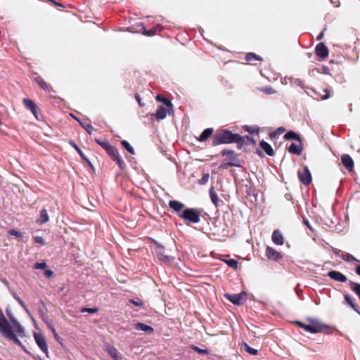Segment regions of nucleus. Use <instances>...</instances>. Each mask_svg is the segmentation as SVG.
I'll return each mask as SVG.
<instances>
[{"label":"nucleus","instance_id":"f257e3e1","mask_svg":"<svg viewBox=\"0 0 360 360\" xmlns=\"http://www.w3.org/2000/svg\"><path fill=\"white\" fill-rule=\"evenodd\" d=\"M248 140L255 143L252 137L249 136H240L239 134H233L227 129L221 130L216 133L212 139V146H218L220 144H229L236 143L238 144H243Z\"/></svg>","mask_w":360,"mask_h":360},{"label":"nucleus","instance_id":"f03ea898","mask_svg":"<svg viewBox=\"0 0 360 360\" xmlns=\"http://www.w3.org/2000/svg\"><path fill=\"white\" fill-rule=\"evenodd\" d=\"M178 216L191 223L197 224L200 221V214L196 209L194 208H186L182 210Z\"/></svg>","mask_w":360,"mask_h":360},{"label":"nucleus","instance_id":"7ed1b4c3","mask_svg":"<svg viewBox=\"0 0 360 360\" xmlns=\"http://www.w3.org/2000/svg\"><path fill=\"white\" fill-rule=\"evenodd\" d=\"M6 314L11 322L12 323L13 327H12V330L15 334L16 337L20 336L21 338L25 336V333L23 327L20 325V323L18 321V320L14 317L11 311L9 309H6Z\"/></svg>","mask_w":360,"mask_h":360},{"label":"nucleus","instance_id":"20e7f679","mask_svg":"<svg viewBox=\"0 0 360 360\" xmlns=\"http://www.w3.org/2000/svg\"><path fill=\"white\" fill-rule=\"evenodd\" d=\"M105 151L110 155L111 159L116 162L117 165L121 169H124L125 168L126 165L120 156L117 148L112 145H110L108 148H106Z\"/></svg>","mask_w":360,"mask_h":360},{"label":"nucleus","instance_id":"39448f33","mask_svg":"<svg viewBox=\"0 0 360 360\" xmlns=\"http://www.w3.org/2000/svg\"><path fill=\"white\" fill-rule=\"evenodd\" d=\"M34 338L40 349L48 356L49 349L44 336L39 333H34Z\"/></svg>","mask_w":360,"mask_h":360},{"label":"nucleus","instance_id":"423d86ee","mask_svg":"<svg viewBox=\"0 0 360 360\" xmlns=\"http://www.w3.org/2000/svg\"><path fill=\"white\" fill-rule=\"evenodd\" d=\"M300 181L304 185H309L311 182V175L309 168L305 166L302 171L298 172Z\"/></svg>","mask_w":360,"mask_h":360},{"label":"nucleus","instance_id":"0eeeda50","mask_svg":"<svg viewBox=\"0 0 360 360\" xmlns=\"http://www.w3.org/2000/svg\"><path fill=\"white\" fill-rule=\"evenodd\" d=\"M172 109L165 105H159L154 116L158 120H163L167 117V113H170Z\"/></svg>","mask_w":360,"mask_h":360},{"label":"nucleus","instance_id":"6e6552de","mask_svg":"<svg viewBox=\"0 0 360 360\" xmlns=\"http://www.w3.org/2000/svg\"><path fill=\"white\" fill-rule=\"evenodd\" d=\"M266 256L269 259L274 261H278L282 258V255L279 252L269 246L266 249Z\"/></svg>","mask_w":360,"mask_h":360},{"label":"nucleus","instance_id":"1a4fd4ad","mask_svg":"<svg viewBox=\"0 0 360 360\" xmlns=\"http://www.w3.org/2000/svg\"><path fill=\"white\" fill-rule=\"evenodd\" d=\"M327 276L336 281L345 283L347 281V278L345 275L338 271H330L328 273Z\"/></svg>","mask_w":360,"mask_h":360},{"label":"nucleus","instance_id":"9d476101","mask_svg":"<svg viewBox=\"0 0 360 360\" xmlns=\"http://www.w3.org/2000/svg\"><path fill=\"white\" fill-rule=\"evenodd\" d=\"M225 297L233 304L240 305L243 300V294H225Z\"/></svg>","mask_w":360,"mask_h":360},{"label":"nucleus","instance_id":"9b49d317","mask_svg":"<svg viewBox=\"0 0 360 360\" xmlns=\"http://www.w3.org/2000/svg\"><path fill=\"white\" fill-rule=\"evenodd\" d=\"M316 53L320 58H325L328 56V49L323 43L321 42L316 46Z\"/></svg>","mask_w":360,"mask_h":360},{"label":"nucleus","instance_id":"f8f14e48","mask_svg":"<svg viewBox=\"0 0 360 360\" xmlns=\"http://www.w3.org/2000/svg\"><path fill=\"white\" fill-rule=\"evenodd\" d=\"M344 304L351 307L356 312L360 314V311L358 306L354 302V299L349 294L346 293L344 295Z\"/></svg>","mask_w":360,"mask_h":360},{"label":"nucleus","instance_id":"ddd939ff","mask_svg":"<svg viewBox=\"0 0 360 360\" xmlns=\"http://www.w3.org/2000/svg\"><path fill=\"white\" fill-rule=\"evenodd\" d=\"M341 161L344 167L349 171H352L354 168V161L352 158L347 154H345L341 158Z\"/></svg>","mask_w":360,"mask_h":360},{"label":"nucleus","instance_id":"4468645a","mask_svg":"<svg viewBox=\"0 0 360 360\" xmlns=\"http://www.w3.org/2000/svg\"><path fill=\"white\" fill-rule=\"evenodd\" d=\"M105 349L114 360H122V357L115 347L110 345L109 344H106L105 345Z\"/></svg>","mask_w":360,"mask_h":360},{"label":"nucleus","instance_id":"2eb2a0df","mask_svg":"<svg viewBox=\"0 0 360 360\" xmlns=\"http://www.w3.org/2000/svg\"><path fill=\"white\" fill-rule=\"evenodd\" d=\"M313 323V325H310L309 328H308V331L310 333L314 334L317 333H320L323 330V328L325 327L324 325L319 323L317 321H311Z\"/></svg>","mask_w":360,"mask_h":360},{"label":"nucleus","instance_id":"dca6fc26","mask_svg":"<svg viewBox=\"0 0 360 360\" xmlns=\"http://www.w3.org/2000/svg\"><path fill=\"white\" fill-rule=\"evenodd\" d=\"M272 241L278 245H281L284 243V239L282 233L278 230L274 231L271 236Z\"/></svg>","mask_w":360,"mask_h":360},{"label":"nucleus","instance_id":"f3484780","mask_svg":"<svg viewBox=\"0 0 360 360\" xmlns=\"http://www.w3.org/2000/svg\"><path fill=\"white\" fill-rule=\"evenodd\" d=\"M169 206L171 209H172L175 212L181 213L182 210H184L185 205L177 200H170L169 202Z\"/></svg>","mask_w":360,"mask_h":360},{"label":"nucleus","instance_id":"a211bd4d","mask_svg":"<svg viewBox=\"0 0 360 360\" xmlns=\"http://www.w3.org/2000/svg\"><path fill=\"white\" fill-rule=\"evenodd\" d=\"M22 102H23L25 107L27 110H30L33 113V115L36 117H37V107H36L35 103L30 98H23Z\"/></svg>","mask_w":360,"mask_h":360},{"label":"nucleus","instance_id":"6ab92c4d","mask_svg":"<svg viewBox=\"0 0 360 360\" xmlns=\"http://www.w3.org/2000/svg\"><path fill=\"white\" fill-rule=\"evenodd\" d=\"M49 221V216L46 209H42L40 211L39 218L37 219L36 222L39 225H42Z\"/></svg>","mask_w":360,"mask_h":360},{"label":"nucleus","instance_id":"aec40b11","mask_svg":"<svg viewBox=\"0 0 360 360\" xmlns=\"http://www.w3.org/2000/svg\"><path fill=\"white\" fill-rule=\"evenodd\" d=\"M134 328L138 330H142L148 334H151L154 330L151 326L143 323H137L135 325Z\"/></svg>","mask_w":360,"mask_h":360},{"label":"nucleus","instance_id":"412c9836","mask_svg":"<svg viewBox=\"0 0 360 360\" xmlns=\"http://www.w3.org/2000/svg\"><path fill=\"white\" fill-rule=\"evenodd\" d=\"M34 80L39 84V86L44 91L49 92L51 90V86L49 84H46V82L41 76H37Z\"/></svg>","mask_w":360,"mask_h":360},{"label":"nucleus","instance_id":"4be33fe9","mask_svg":"<svg viewBox=\"0 0 360 360\" xmlns=\"http://www.w3.org/2000/svg\"><path fill=\"white\" fill-rule=\"evenodd\" d=\"M70 144L77 150V152L79 153V155L82 158V160H84L85 162H86L89 166L92 167V164L90 162V160H89V158L84 154V153L77 146V145L73 141H70Z\"/></svg>","mask_w":360,"mask_h":360},{"label":"nucleus","instance_id":"5701e85b","mask_svg":"<svg viewBox=\"0 0 360 360\" xmlns=\"http://www.w3.org/2000/svg\"><path fill=\"white\" fill-rule=\"evenodd\" d=\"M259 146L268 155H269V156L274 155V150H273L271 146L269 143H267L264 141H262L259 143Z\"/></svg>","mask_w":360,"mask_h":360},{"label":"nucleus","instance_id":"b1692460","mask_svg":"<svg viewBox=\"0 0 360 360\" xmlns=\"http://www.w3.org/2000/svg\"><path fill=\"white\" fill-rule=\"evenodd\" d=\"M288 151L290 153L300 155L302 153V147L300 145H297L295 143H292L288 148Z\"/></svg>","mask_w":360,"mask_h":360},{"label":"nucleus","instance_id":"393cba45","mask_svg":"<svg viewBox=\"0 0 360 360\" xmlns=\"http://www.w3.org/2000/svg\"><path fill=\"white\" fill-rule=\"evenodd\" d=\"M210 197L212 202L216 207H218L219 206V199L212 187L210 188Z\"/></svg>","mask_w":360,"mask_h":360},{"label":"nucleus","instance_id":"a878e982","mask_svg":"<svg viewBox=\"0 0 360 360\" xmlns=\"http://www.w3.org/2000/svg\"><path fill=\"white\" fill-rule=\"evenodd\" d=\"M284 139L286 140H295L301 142L302 139L300 136L295 131H290L284 135Z\"/></svg>","mask_w":360,"mask_h":360},{"label":"nucleus","instance_id":"bb28decb","mask_svg":"<svg viewBox=\"0 0 360 360\" xmlns=\"http://www.w3.org/2000/svg\"><path fill=\"white\" fill-rule=\"evenodd\" d=\"M213 129L212 128H207L205 129L200 135L198 141L200 142H203L206 141L212 134Z\"/></svg>","mask_w":360,"mask_h":360},{"label":"nucleus","instance_id":"cd10ccee","mask_svg":"<svg viewBox=\"0 0 360 360\" xmlns=\"http://www.w3.org/2000/svg\"><path fill=\"white\" fill-rule=\"evenodd\" d=\"M348 283L351 290L358 296L360 299V284L353 282L352 281H349Z\"/></svg>","mask_w":360,"mask_h":360},{"label":"nucleus","instance_id":"c85d7f7f","mask_svg":"<svg viewBox=\"0 0 360 360\" xmlns=\"http://www.w3.org/2000/svg\"><path fill=\"white\" fill-rule=\"evenodd\" d=\"M304 91L305 94H307L309 96L311 97L312 98L316 100L319 98L320 95L314 89L306 86Z\"/></svg>","mask_w":360,"mask_h":360},{"label":"nucleus","instance_id":"c756f323","mask_svg":"<svg viewBox=\"0 0 360 360\" xmlns=\"http://www.w3.org/2000/svg\"><path fill=\"white\" fill-rule=\"evenodd\" d=\"M156 99L158 101L163 102L165 105L167 106V108H172L173 105H172V103H171V101L169 100H168L167 98H165L164 96H162V95H160V94L158 95L156 97Z\"/></svg>","mask_w":360,"mask_h":360},{"label":"nucleus","instance_id":"7c9ffc66","mask_svg":"<svg viewBox=\"0 0 360 360\" xmlns=\"http://www.w3.org/2000/svg\"><path fill=\"white\" fill-rule=\"evenodd\" d=\"M341 258L347 262H359L352 255L347 252L342 253Z\"/></svg>","mask_w":360,"mask_h":360},{"label":"nucleus","instance_id":"2f4dec72","mask_svg":"<svg viewBox=\"0 0 360 360\" xmlns=\"http://www.w3.org/2000/svg\"><path fill=\"white\" fill-rule=\"evenodd\" d=\"M245 60L247 61H252L253 60H259V61L262 60V58L259 56H257L254 53H247L245 56Z\"/></svg>","mask_w":360,"mask_h":360},{"label":"nucleus","instance_id":"473e14b6","mask_svg":"<svg viewBox=\"0 0 360 360\" xmlns=\"http://www.w3.org/2000/svg\"><path fill=\"white\" fill-rule=\"evenodd\" d=\"M122 146L131 154L135 153L134 148L129 143L128 141L124 140L121 142Z\"/></svg>","mask_w":360,"mask_h":360},{"label":"nucleus","instance_id":"72a5a7b5","mask_svg":"<svg viewBox=\"0 0 360 360\" xmlns=\"http://www.w3.org/2000/svg\"><path fill=\"white\" fill-rule=\"evenodd\" d=\"M224 262L229 266L234 269L238 268V261L234 259H224Z\"/></svg>","mask_w":360,"mask_h":360},{"label":"nucleus","instance_id":"f704fd0d","mask_svg":"<svg viewBox=\"0 0 360 360\" xmlns=\"http://www.w3.org/2000/svg\"><path fill=\"white\" fill-rule=\"evenodd\" d=\"M95 141L105 150H106V148H108L111 145L108 141L101 140L97 138L95 139Z\"/></svg>","mask_w":360,"mask_h":360},{"label":"nucleus","instance_id":"c9c22d12","mask_svg":"<svg viewBox=\"0 0 360 360\" xmlns=\"http://www.w3.org/2000/svg\"><path fill=\"white\" fill-rule=\"evenodd\" d=\"M80 125L89 134H91L94 131V127L91 124L84 123L82 122H79Z\"/></svg>","mask_w":360,"mask_h":360},{"label":"nucleus","instance_id":"e433bc0d","mask_svg":"<svg viewBox=\"0 0 360 360\" xmlns=\"http://www.w3.org/2000/svg\"><path fill=\"white\" fill-rule=\"evenodd\" d=\"M290 80L291 81L292 84H295L300 87H301L302 89H305V86L304 84V82L302 80L300 79H292V78H290Z\"/></svg>","mask_w":360,"mask_h":360},{"label":"nucleus","instance_id":"4c0bfd02","mask_svg":"<svg viewBox=\"0 0 360 360\" xmlns=\"http://www.w3.org/2000/svg\"><path fill=\"white\" fill-rule=\"evenodd\" d=\"M245 350L251 355H257L258 353L257 349L250 347L246 343H245Z\"/></svg>","mask_w":360,"mask_h":360},{"label":"nucleus","instance_id":"58836bf2","mask_svg":"<svg viewBox=\"0 0 360 360\" xmlns=\"http://www.w3.org/2000/svg\"><path fill=\"white\" fill-rule=\"evenodd\" d=\"M191 348L198 354H207L209 353L207 349H203L195 345L191 346Z\"/></svg>","mask_w":360,"mask_h":360},{"label":"nucleus","instance_id":"ea45409f","mask_svg":"<svg viewBox=\"0 0 360 360\" xmlns=\"http://www.w3.org/2000/svg\"><path fill=\"white\" fill-rule=\"evenodd\" d=\"M0 319L1 320V322L3 321L4 323L5 326L8 328H12V326L11 323L8 321V320L5 318L1 309H0Z\"/></svg>","mask_w":360,"mask_h":360},{"label":"nucleus","instance_id":"a19ab883","mask_svg":"<svg viewBox=\"0 0 360 360\" xmlns=\"http://www.w3.org/2000/svg\"><path fill=\"white\" fill-rule=\"evenodd\" d=\"M142 25V29L143 30V34L145 35H147V36H153L154 34H155L157 32H155V30L153 28L149 30H147L145 29V27L143 26V24H141Z\"/></svg>","mask_w":360,"mask_h":360},{"label":"nucleus","instance_id":"79ce46f5","mask_svg":"<svg viewBox=\"0 0 360 360\" xmlns=\"http://www.w3.org/2000/svg\"><path fill=\"white\" fill-rule=\"evenodd\" d=\"M210 179V174L208 173L204 174L202 178L199 180V184L201 185L206 184Z\"/></svg>","mask_w":360,"mask_h":360},{"label":"nucleus","instance_id":"37998d69","mask_svg":"<svg viewBox=\"0 0 360 360\" xmlns=\"http://www.w3.org/2000/svg\"><path fill=\"white\" fill-rule=\"evenodd\" d=\"M98 311V309L96 307L94 308H88V307H84L81 309L82 313L88 312L89 314H94Z\"/></svg>","mask_w":360,"mask_h":360},{"label":"nucleus","instance_id":"c03bdc74","mask_svg":"<svg viewBox=\"0 0 360 360\" xmlns=\"http://www.w3.org/2000/svg\"><path fill=\"white\" fill-rule=\"evenodd\" d=\"M47 266L46 262H37L34 265V269H45Z\"/></svg>","mask_w":360,"mask_h":360},{"label":"nucleus","instance_id":"a18cd8bd","mask_svg":"<svg viewBox=\"0 0 360 360\" xmlns=\"http://www.w3.org/2000/svg\"><path fill=\"white\" fill-rule=\"evenodd\" d=\"M160 259L163 262H169L172 260V258L169 256L163 255L162 253H159Z\"/></svg>","mask_w":360,"mask_h":360},{"label":"nucleus","instance_id":"49530a36","mask_svg":"<svg viewBox=\"0 0 360 360\" xmlns=\"http://www.w3.org/2000/svg\"><path fill=\"white\" fill-rule=\"evenodd\" d=\"M9 234L11 235V236H14L15 237H21L22 236V233L18 231H16L15 229H11L8 231Z\"/></svg>","mask_w":360,"mask_h":360},{"label":"nucleus","instance_id":"de8ad7c7","mask_svg":"<svg viewBox=\"0 0 360 360\" xmlns=\"http://www.w3.org/2000/svg\"><path fill=\"white\" fill-rule=\"evenodd\" d=\"M34 242L36 243H39V244H41V245H44L45 244V241H44V238L41 236H35L34 238Z\"/></svg>","mask_w":360,"mask_h":360},{"label":"nucleus","instance_id":"09e8293b","mask_svg":"<svg viewBox=\"0 0 360 360\" xmlns=\"http://www.w3.org/2000/svg\"><path fill=\"white\" fill-rule=\"evenodd\" d=\"M263 91L268 94H272L275 93L274 89L270 86H266L265 88H264Z\"/></svg>","mask_w":360,"mask_h":360},{"label":"nucleus","instance_id":"8fccbe9b","mask_svg":"<svg viewBox=\"0 0 360 360\" xmlns=\"http://www.w3.org/2000/svg\"><path fill=\"white\" fill-rule=\"evenodd\" d=\"M129 302L137 307H141L143 304V302L140 300H130Z\"/></svg>","mask_w":360,"mask_h":360},{"label":"nucleus","instance_id":"3c124183","mask_svg":"<svg viewBox=\"0 0 360 360\" xmlns=\"http://www.w3.org/2000/svg\"><path fill=\"white\" fill-rule=\"evenodd\" d=\"M233 153H234V152L232 150L224 149V150H223L221 151V155L222 156H225V155H232Z\"/></svg>","mask_w":360,"mask_h":360},{"label":"nucleus","instance_id":"603ef678","mask_svg":"<svg viewBox=\"0 0 360 360\" xmlns=\"http://www.w3.org/2000/svg\"><path fill=\"white\" fill-rule=\"evenodd\" d=\"M14 297L23 308L26 309L25 302L19 297L14 295Z\"/></svg>","mask_w":360,"mask_h":360},{"label":"nucleus","instance_id":"864d4df0","mask_svg":"<svg viewBox=\"0 0 360 360\" xmlns=\"http://www.w3.org/2000/svg\"><path fill=\"white\" fill-rule=\"evenodd\" d=\"M236 160V158H233L232 161L229 162H226V163H225V165H226V166H229V167H233V166H234V167H238V166H239V165H238V164H237V163H236V162H234V160Z\"/></svg>","mask_w":360,"mask_h":360},{"label":"nucleus","instance_id":"5fc2aeb1","mask_svg":"<svg viewBox=\"0 0 360 360\" xmlns=\"http://www.w3.org/2000/svg\"><path fill=\"white\" fill-rule=\"evenodd\" d=\"M44 275L46 277L50 278L53 275V271H51L50 269H46L44 271Z\"/></svg>","mask_w":360,"mask_h":360},{"label":"nucleus","instance_id":"6e6d98bb","mask_svg":"<svg viewBox=\"0 0 360 360\" xmlns=\"http://www.w3.org/2000/svg\"><path fill=\"white\" fill-rule=\"evenodd\" d=\"M333 253L337 256L341 258L342 253H344V252H342L340 250L338 249H334Z\"/></svg>","mask_w":360,"mask_h":360},{"label":"nucleus","instance_id":"4d7b16f0","mask_svg":"<svg viewBox=\"0 0 360 360\" xmlns=\"http://www.w3.org/2000/svg\"><path fill=\"white\" fill-rule=\"evenodd\" d=\"M154 29L155 30V32H161V31L163 30V27H162V25L158 24V25H157L154 27Z\"/></svg>","mask_w":360,"mask_h":360},{"label":"nucleus","instance_id":"13d9d810","mask_svg":"<svg viewBox=\"0 0 360 360\" xmlns=\"http://www.w3.org/2000/svg\"><path fill=\"white\" fill-rule=\"evenodd\" d=\"M324 92L326 93V94L321 97L322 100H326L329 98V93L328 89H324Z\"/></svg>","mask_w":360,"mask_h":360},{"label":"nucleus","instance_id":"bf43d9fd","mask_svg":"<svg viewBox=\"0 0 360 360\" xmlns=\"http://www.w3.org/2000/svg\"><path fill=\"white\" fill-rule=\"evenodd\" d=\"M136 101L139 103L140 106H143V104H142V103L141 101V98H140V96L139 95L136 96Z\"/></svg>","mask_w":360,"mask_h":360},{"label":"nucleus","instance_id":"052dcab7","mask_svg":"<svg viewBox=\"0 0 360 360\" xmlns=\"http://www.w3.org/2000/svg\"><path fill=\"white\" fill-rule=\"evenodd\" d=\"M323 37V31H322L316 37V40H321Z\"/></svg>","mask_w":360,"mask_h":360},{"label":"nucleus","instance_id":"680f3d73","mask_svg":"<svg viewBox=\"0 0 360 360\" xmlns=\"http://www.w3.org/2000/svg\"><path fill=\"white\" fill-rule=\"evenodd\" d=\"M355 272L356 274L360 276V264L359 266H356V269H355Z\"/></svg>","mask_w":360,"mask_h":360},{"label":"nucleus","instance_id":"e2e57ef3","mask_svg":"<svg viewBox=\"0 0 360 360\" xmlns=\"http://www.w3.org/2000/svg\"><path fill=\"white\" fill-rule=\"evenodd\" d=\"M331 3L334 5L335 7H338L340 6V3L337 2L335 0H330Z\"/></svg>","mask_w":360,"mask_h":360},{"label":"nucleus","instance_id":"0e129e2a","mask_svg":"<svg viewBox=\"0 0 360 360\" xmlns=\"http://www.w3.org/2000/svg\"><path fill=\"white\" fill-rule=\"evenodd\" d=\"M285 131V129L283 128V127H279L278 129H277V132L278 134H282L283 131Z\"/></svg>","mask_w":360,"mask_h":360},{"label":"nucleus","instance_id":"69168bd1","mask_svg":"<svg viewBox=\"0 0 360 360\" xmlns=\"http://www.w3.org/2000/svg\"><path fill=\"white\" fill-rule=\"evenodd\" d=\"M310 325L304 324L302 328L304 330L308 331V328H309Z\"/></svg>","mask_w":360,"mask_h":360},{"label":"nucleus","instance_id":"338daca9","mask_svg":"<svg viewBox=\"0 0 360 360\" xmlns=\"http://www.w3.org/2000/svg\"><path fill=\"white\" fill-rule=\"evenodd\" d=\"M295 323L298 325L300 328H302L303 325L304 324L302 322L298 321H295Z\"/></svg>","mask_w":360,"mask_h":360},{"label":"nucleus","instance_id":"774afa93","mask_svg":"<svg viewBox=\"0 0 360 360\" xmlns=\"http://www.w3.org/2000/svg\"><path fill=\"white\" fill-rule=\"evenodd\" d=\"M304 224L307 225V226L309 229H311V226H310V224H309V221H308L307 220H304Z\"/></svg>","mask_w":360,"mask_h":360}]
</instances>
